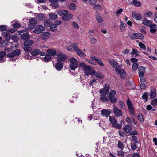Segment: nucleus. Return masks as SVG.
Masks as SVG:
<instances>
[{"label": "nucleus", "instance_id": "nucleus-6", "mask_svg": "<svg viewBox=\"0 0 157 157\" xmlns=\"http://www.w3.org/2000/svg\"><path fill=\"white\" fill-rule=\"evenodd\" d=\"M31 54L34 56H36L38 54L42 56H44L45 55V52L41 51L38 49H36L32 51L31 52Z\"/></svg>", "mask_w": 157, "mask_h": 157}, {"label": "nucleus", "instance_id": "nucleus-32", "mask_svg": "<svg viewBox=\"0 0 157 157\" xmlns=\"http://www.w3.org/2000/svg\"><path fill=\"white\" fill-rule=\"evenodd\" d=\"M117 155L121 157H126L127 156V155L124 154V152L121 151H117Z\"/></svg>", "mask_w": 157, "mask_h": 157}, {"label": "nucleus", "instance_id": "nucleus-39", "mask_svg": "<svg viewBox=\"0 0 157 157\" xmlns=\"http://www.w3.org/2000/svg\"><path fill=\"white\" fill-rule=\"evenodd\" d=\"M131 55H135V56H139L137 50L134 49H132L131 52Z\"/></svg>", "mask_w": 157, "mask_h": 157}, {"label": "nucleus", "instance_id": "nucleus-37", "mask_svg": "<svg viewBox=\"0 0 157 157\" xmlns=\"http://www.w3.org/2000/svg\"><path fill=\"white\" fill-rule=\"evenodd\" d=\"M93 9L97 11L98 10H101V7L99 4H97L94 6Z\"/></svg>", "mask_w": 157, "mask_h": 157}, {"label": "nucleus", "instance_id": "nucleus-2", "mask_svg": "<svg viewBox=\"0 0 157 157\" xmlns=\"http://www.w3.org/2000/svg\"><path fill=\"white\" fill-rule=\"evenodd\" d=\"M117 74L119 75L121 78H124L126 76V73L124 70L122 69L120 66H118V67L115 70Z\"/></svg>", "mask_w": 157, "mask_h": 157}, {"label": "nucleus", "instance_id": "nucleus-45", "mask_svg": "<svg viewBox=\"0 0 157 157\" xmlns=\"http://www.w3.org/2000/svg\"><path fill=\"white\" fill-rule=\"evenodd\" d=\"M138 132L136 130H133L129 132V134L130 135L134 136V135H137L138 134Z\"/></svg>", "mask_w": 157, "mask_h": 157}, {"label": "nucleus", "instance_id": "nucleus-44", "mask_svg": "<svg viewBox=\"0 0 157 157\" xmlns=\"http://www.w3.org/2000/svg\"><path fill=\"white\" fill-rule=\"evenodd\" d=\"M138 67V64L137 63H134L132 66V70L133 71H135L137 70Z\"/></svg>", "mask_w": 157, "mask_h": 157}, {"label": "nucleus", "instance_id": "nucleus-60", "mask_svg": "<svg viewBox=\"0 0 157 157\" xmlns=\"http://www.w3.org/2000/svg\"><path fill=\"white\" fill-rule=\"evenodd\" d=\"M6 54L5 52L2 51L0 52V57L3 58L6 56Z\"/></svg>", "mask_w": 157, "mask_h": 157}, {"label": "nucleus", "instance_id": "nucleus-36", "mask_svg": "<svg viewBox=\"0 0 157 157\" xmlns=\"http://www.w3.org/2000/svg\"><path fill=\"white\" fill-rule=\"evenodd\" d=\"M153 13L150 11H148L147 12H146L144 13V16L145 17L148 18L151 17L153 15Z\"/></svg>", "mask_w": 157, "mask_h": 157}, {"label": "nucleus", "instance_id": "nucleus-46", "mask_svg": "<svg viewBox=\"0 0 157 157\" xmlns=\"http://www.w3.org/2000/svg\"><path fill=\"white\" fill-rule=\"evenodd\" d=\"M57 28V26L55 24H53L50 26V29L52 31H55Z\"/></svg>", "mask_w": 157, "mask_h": 157}, {"label": "nucleus", "instance_id": "nucleus-1", "mask_svg": "<svg viewBox=\"0 0 157 157\" xmlns=\"http://www.w3.org/2000/svg\"><path fill=\"white\" fill-rule=\"evenodd\" d=\"M79 66L83 70L86 76H88L90 75H93L95 73V71H92L91 68L89 66L86 65L84 63H80Z\"/></svg>", "mask_w": 157, "mask_h": 157}, {"label": "nucleus", "instance_id": "nucleus-57", "mask_svg": "<svg viewBox=\"0 0 157 157\" xmlns=\"http://www.w3.org/2000/svg\"><path fill=\"white\" fill-rule=\"evenodd\" d=\"M139 45L140 48L142 49H145L146 48V46L145 45L141 42H140L139 43Z\"/></svg>", "mask_w": 157, "mask_h": 157}, {"label": "nucleus", "instance_id": "nucleus-18", "mask_svg": "<svg viewBox=\"0 0 157 157\" xmlns=\"http://www.w3.org/2000/svg\"><path fill=\"white\" fill-rule=\"evenodd\" d=\"M73 17V16L71 14L67 13L62 17V19L64 21H68L71 19Z\"/></svg>", "mask_w": 157, "mask_h": 157}, {"label": "nucleus", "instance_id": "nucleus-64", "mask_svg": "<svg viewBox=\"0 0 157 157\" xmlns=\"http://www.w3.org/2000/svg\"><path fill=\"white\" fill-rule=\"evenodd\" d=\"M97 40L94 38H92L90 39V42L91 44H95Z\"/></svg>", "mask_w": 157, "mask_h": 157}, {"label": "nucleus", "instance_id": "nucleus-63", "mask_svg": "<svg viewBox=\"0 0 157 157\" xmlns=\"http://www.w3.org/2000/svg\"><path fill=\"white\" fill-rule=\"evenodd\" d=\"M126 121L128 123L132 124V122L130 118L128 117H127L125 119Z\"/></svg>", "mask_w": 157, "mask_h": 157}, {"label": "nucleus", "instance_id": "nucleus-62", "mask_svg": "<svg viewBox=\"0 0 157 157\" xmlns=\"http://www.w3.org/2000/svg\"><path fill=\"white\" fill-rule=\"evenodd\" d=\"M37 28L40 30V31H44L45 30V27L41 25H38L37 26Z\"/></svg>", "mask_w": 157, "mask_h": 157}, {"label": "nucleus", "instance_id": "nucleus-55", "mask_svg": "<svg viewBox=\"0 0 157 157\" xmlns=\"http://www.w3.org/2000/svg\"><path fill=\"white\" fill-rule=\"evenodd\" d=\"M151 105L155 106H157V99H155L151 101Z\"/></svg>", "mask_w": 157, "mask_h": 157}, {"label": "nucleus", "instance_id": "nucleus-26", "mask_svg": "<svg viewBox=\"0 0 157 157\" xmlns=\"http://www.w3.org/2000/svg\"><path fill=\"white\" fill-rule=\"evenodd\" d=\"M49 17L50 19L54 20L57 18L58 16L55 13H52L49 14Z\"/></svg>", "mask_w": 157, "mask_h": 157}, {"label": "nucleus", "instance_id": "nucleus-27", "mask_svg": "<svg viewBox=\"0 0 157 157\" xmlns=\"http://www.w3.org/2000/svg\"><path fill=\"white\" fill-rule=\"evenodd\" d=\"M47 52L50 56H53L56 54V50L51 49H47Z\"/></svg>", "mask_w": 157, "mask_h": 157}, {"label": "nucleus", "instance_id": "nucleus-30", "mask_svg": "<svg viewBox=\"0 0 157 157\" xmlns=\"http://www.w3.org/2000/svg\"><path fill=\"white\" fill-rule=\"evenodd\" d=\"M117 146L121 150H123L124 147V145L123 143L120 141L118 142Z\"/></svg>", "mask_w": 157, "mask_h": 157}, {"label": "nucleus", "instance_id": "nucleus-40", "mask_svg": "<svg viewBox=\"0 0 157 157\" xmlns=\"http://www.w3.org/2000/svg\"><path fill=\"white\" fill-rule=\"evenodd\" d=\"M72 48H73L74 50L76 52L77 50L79 49L78 48V44L76 43H75L73 44H72Z\"/></svg>", "mask_w": 157, "mask_h": 157}, {"label": "nucleus", "instance_id": "nucleus-59", "mask_svg": "<svg viewBox=\"0 0 157 157\" xmlns=\"http://www.w3.org/2000/svg\"><path fill=\"white\" fill-rule=\"evenodd\" d=\"M127 105L128 108H129L132 107V105L129 99H128L127 101Z\"/></svg>", "mask_w": 157, "mask_h": 157}, {"label": "nucleus", "instance_id": "nucleus-7", "mask_svg": "<svg viewBox=\"0 0 157 157\" xmlns=\"http://www.w3.org/2000/svg\"><path fill=\"white\" fill-rule=\"evenodd\" d=\"M131 37L132 40L136 39H143L144 38V36L143 35L138 33H133Z\"/></svg>", "mask_w": 157, "mask_h": 157}, {"label": "nucleus", "instance_id": "nucleus-51", "mask_svg": "<svg viewBox=\"0 0 157 157\" xmlns=\"http://www.w3.org/2000/svg\"><path fill=\"white\" fill-rule=\"evenodd\" d=\"M6 30V28L4 25H1L0 26V31H2V33L4 32V31Z\"/></svg>", "mask_w": 157, "mask_h": 157}, {"label": "nucleus", "instance_id": "nucleus-31", "mask_svg": "<svg viewBox=\"0 0 157 157\" xmlns=\"http://www.w3.org/2000/svg\"><path fill=\"white\" fill-rule=\"evenodd\" d=\"M45 56L43 58V60L44 61L46 62H48L50 61L52 57L49 55H45Z\"/></svg>", "mask_w": 157, "mask_h": 157}, {"label": "nucleus", "instance_id": "nucleus-25", "mask_svg": "<svg viewBox=\"0 0 157 157\" xmlns=\"http://www.w3.org/2000/svg\"><path fill=\"white\" fill-rule=\"evenodd\" d=\"M33 43L32 40L28 39L25 40L24 43V45L25 46H30Z\"/></svg>", "mask_w": 157, "mask_h": 157}, {"label": "nucleus", "instance_id": "nucleus-21", "mask_svg": "<svg viewBox=\"0 0 157 157\" xmlns=\"http://www.w3.org/2000/svg\"><path fill=\"white\" fill-rule=\"evenodd\" d=\"M156 95V90L155 89H152L151 90L150 94V96L151 98H154Z\"/></svg>", "mask_w": 157, "mask_h": 157}, {"label": "nucleus", "instance_id": "nucleus-33", "mask_svg": "<svg viewBox=\"0 0 157 157\" xmlns=\"http://www.w3.org/2000/svg\"><path fill=\"white\" fill-rule=\"evenodd\" d=\"M77 6L76 4L73 3L70 4L69 6V8L72 10H75L76 9Z\"/></svg>", "mask_w": 157, "mask_h": 157}, {"label": "nucleus", "instance_id": "nucleus-13", "mask_svg": "<svg viewBox=\"0 0 157 157\" xmlns=\"http://www.w3.org/2000/svg\"><path fill=\"white\" fill-rule=\"evenodd\" d=\"M110 88L108 84H105L104 85V88L102 89H100V93L102 92L104 94H107Z\"/></svg>", "mask_w": 157, "mask_h": 157}, {"label": "nucleus", "instance_id": "nucleus-12", "mask_svg": "<svg viewBox=\"0 0 157 157\" xmlns=\"http://www.w3.org/2000/svg\"><path fill=\"white\" fill-rule=\"evenodd\" d=\"M123 130L126 133H129L132 128V125L128 124L125 125L123 128Z\"/></svg>", "mask_w": 157, "mask_h": 157}, {"label": "nucleus", "instance_id": "nucleus-47", "mask_svg": "<svg viewBox=\"0 0 157 157\" xmlns=\"http://www.w3.org/2000/svg\"><path fill=\"white\" fill-rule=\"evenodd\" d=\"M51 2V6H52V7H53L55 8H58L59 6V5L57 3H56V2Z\"/></svg>", "mask_w": 157, "mask_h": 157}, {"label": "nucleus", "instance_id": "nucleus-28", "mask_svg": "<svg viewBox=\"0 0 157 157\" xmlns=\"http://www.w3.org/2000/svg\"><path fill=\"white\" fill-rule=\"evenodd\" d=\"M68 12L66 10H60L57 11V13L59 15H64L65 14L67 13Z\"/></svg>", "mask_w": 157, "mask_h": 157}, {"label": "nucleus", "instance_id": "nucleus-34", "mask_svg": "<svg viewBox=\"0 0 157 157\" xmlns=\"http://www.w3.org/2000/svg\"><path fill=\"white\" fill-rule=\"evenodd\" d=\"M21 39L25 40L29 38L30 37V36L27 33H25L21 35Z\"/></svg>", "mask_w": 157, "mask_h": 157}, {"label": "nucleus", "instance_id": "nucleus-58", "mask_svg": "<svg viewBox=\"0 0 157 157\" xmlns=\"http://www.w3.org/2000/svg\"><path fill=\"white\" fill-rule=\"evenodd\" d=\"M11 39L14 42L17 41L18 40V37L15 35H13L11 37Z\"/></svg>", "mask_w": 157, "mask_h": 157}, {"label": "nucleus", "instance_id": "nucleus-3", "mask_svg": "<svg viewBox=\"0 0 157 157\" xmlns=\"http://www.w3.org/2000/svg\"><path fill=\"white\" fill-rule=\"evenodd\" d=\"M109 120L113 127L116 128L118 129H120L121 128V124L117 123V120L113 117L110 116Z\"/></svg>", "mask_w": 157, "mask_h": 157}, {"label": "nucleus", "instance_id": "nucleus-43", "mask_svg": "<svg viewBox=\"0 0 157 157\" xmlns=\"http://www.w3.org/2000/svg\"><path fill=\"white\" fill-rule=\"evenodd\" d=\"M29 22L30 24L35 25L37 24V21L32 18L30 20Z\"/></svg>", "mask_w": 157, "mask_h": 157}, {"label": "nucleus", "instance_id": "nucleus-24", "mask_svg": "<svg viewBox=\"0 0 157 157\" xmlns=\"http://www.w3.org/2000/svg\"><path fill=\"white\" fill-rule=\"evenodd\" d=\"M2 34L4 36V37L7 41L9 40L11 36L8 32H3Z\"/></svg>", "mask_w": 157, "mask_h": 157}, {"label": "nucleus", "instance_id": "nucleus-11", "mask_svg": "<svg viewBox=\"0 0 157 157\" xmlns=\"http://www.w3.org/2000/svg\"><path fill=\"white\" fill-rule=\"evenodd\" d=\"M101 97L100 100L102 102H108L109 101V99L107 98L106 94H104L102 92L100 93Z\"/></svg>", "mask_w": 157, "mask_h": 157}, {"label": "nucleus", "instance_id": "nucleus-4", "mask_svg": "<svg viewBox=\"0 0 157 157\" xmlns=\"http://www.w3.org/2000/svg\"><path fill=\"white\" fill-rule=\"evenodd\" d=\"M69 61V66L71 69L73 70H75L78 66L77 60L75 58L72 57L70 59Z\"/></svg>", "mask_w": 157, "mask_h": 157}, {"label": "nucleus", "instance_id": "nucleus-10", "mask_svg": "<svg viewBox=\"0 0 157 157\" xmlns=\"http://www.w3.org/2000/svg\"><path fill=\"white\" fill-rule=\"evenodd\" d=\"M132 15L133 18L136 20H140L142 18L140 14L138 12H133Z\"/></svg>", "mask_w": 157, "mask_h": 157}, {"label": "nucleus", "instance_id": "nucleus-17", "mask_svg": "<svg viewBox=\"0 0 157 157\" xmlns=\"http://www.w3.org/2000/svg\"><path fill=\"white\" fill-rule=\"evenodd\" d=\"M111 113V112L109 110L103 109L101 110V114L105 117H107Z\"/></svg>", "mask_w": 157, "mask_h": 157}, {"label": "nucleus", "instance_id": "nucleus-8", "mask_svg": "<svg viewBox=\"0 0 157 157\" xmlns=\"http://www.w3.org/2000/svg\"><path fill=\"white\" fill-rule=\"evenodd\" d=\"M66 59L65 55L62 53H60L57 54V60L58 62H63Z\"/></svg>", "mask_w": 157, "mask_h": 157}, {"label": "nucleus", "instance_id": "nucleus-54", "mask_svg": "<svg viewBox=\"0 0 157 157\" xmlns=\"http://www.w3.org/2000/svg\"><path fill=\"white\" fill-rule=\"evenodd\" d=\"M118 132H119V135L123 137L125 136V133L124 132L121 131V130H119L118 131Z\"/></svg>", "mask_w": 157, "mask_h": 157}, {"label": "nucleus", "instance_id": "nucleus-53", "mask_svg": "<svg viewBox=\"0 0 157 157\" xmlns=\"http://www.w3.org/2000/svg\"><path fill=\"white\" fill-rule=\"evenodd\" d=\"M13 52H14V54L15 56L19 55L20 53V51L19 49H16L13 51Z\"/></svg>", "mask_w": 157, "mask_h": 157}, {"label": "nucleus", "instance_id": "nucleus-20", "mask_svg": "<svg viewBox=\"0 0 157 157\" xmlns=\"http://www.w3.org/2000/svg\"><path fill=\"white\" fill-rule=\"evenodd\" d=\"M108 62L115 69L117 68V67H118V66H120L113 59L109 60Z\"/></svg>", "mask_w": 157, "mask_h": 157}, {"label": "nucleus", "instance_id": "nucleus-22", "mask_svg": "<svg viewBox=\"0 0 157 157\" xmlns=\"http://www.w3.org/2000/svg\"><path fill=\"white\" fill-rule=\"evenodd\" d=\"M142 24L146 26L150 27L152 24L150 21L146 18H144L143 20Z\"/></svg>", "mask_w": 157, "mask_h": 157}, {"label": "nucleus", "instance_id": "nucleus-50", "mask_svg": "<svg viewBox=\"0 0 157 157\" xmlns=\"http://www.w3.org/2000/svg\"><path fill=\"white\" fill-rule=\"evenodd\" d=\"M96 18L98 23L100 24L102 23V18L100 16H97L96 17Z\"/></svg>", "mask_w": 157, "mask_h": 157}, {"label": "nucleus", "instance_id": "nucleus-19", "mask_svg": "<svg viewBox=\"0 0 157 157\" xmlns=\"http://www.w3.org/2000/svg\"><path fill=\"white\" fill-rule=\"evenodd\" d=\"M63 66V63L60 62H58L55 64V67L56 69L60 71L62 69Z\"/></svg>", "mask_w": 157, "mask_h": 157}, {"label": "nucleus", "instance_id": "nucleus-42", "mask_svg": "<svg viewBox=\"0 0 157 157\" xmlns=\"http://www.w3.org/2000/svg\"><path fill=\"white\" fill-rule=\"evenodd\" d=\"M138 120L141 122H143L144 121V118L143 115L141 114H140L138 116Z\"/></svg>", "mask_w": 157, "mask_h": 157}, {"label": "nucleus", "instance_id": "nucleus-15", "mask_svg": "<svg viewBox=\"0 0 157 157\" xmlns=\"http://www.w3.org/2000/svg\"><path fill=\"white\" fill-rule=\"evenodd\" d=\"M40 36L42 40L45 41L49 38L50 36V34L49 32H45L41 34Z\"/></svg>", "mask_w": 157, "mask_h": 157}, {"label": "nucleus", "instance_id": "nucleus-5", "mask_svg": "<svg viewBox=\"0 0 157 157\" xmlns=\"http://www.w3.org/2000/svg\"><path fill=\"white\" fill-rule=\"evenodd\" d=\"M116 92L114 90H112L108 94V96L112 103H114L117 101V99L115 97Z\"/></svg>", "mask_w": 157, "mask_h": 157}, {"label": "nucleus", "instance_id": "nucleus-16", "mask_svg": "<svg viewBox=\"0 0 157 157\" xmlns=\"http://www.w3.org/2000/svg\"><path fill=\"white\" fill-rule=\"evenodd\" d=\"M150 32L152 33H155L157 30V25L155 24H152L150 26Z\"/></svg>", "mask_w": 157, "mask_h": 157}, {"label": "nucleus", "instance_id": "nucleus-41", "mask_svg": "<svg viewBox=\"0 0 157 157\" xmlns=\"http://www.w3.org/2000/svg\"><path fill=\"white\" fill-rule=\"evenodd\" d=\"M148 96V93L147 92H144L143 94L142 97L144 99H145L146 101H147V100Z\"/></svg>", "mask_w": 157, "mask_h": 157}, {"label": "nucleus", "instance_id": "nucleus-23", "mask_svg": "<svg viewBox=\"0 0 157 157\" xmlns=\"http://www.w3.org/2000/svg\"><path fill=\"white\" fill-rule=\"evenodd\" d=\"M76 54L80 57L83 58L85 56V54L81 50L79 49L76 51Z\"/></svg>", "mask_w": 157, "mask_h": 157}, {"label": "nucleus", "instance_id": "nucleus-61", "mask_svg": "<svg viewBox=\"0 0 157 157\" xmlns=\"http://www.w3.org/2000/svg\"><path fill=\"white\" fill-rule=\"evenodd\" d=\"M12 52L10 53H9L7 54V56L8 57H10V58H13L15 56L14 54V52Z\"/></svg>", "mask_w": 157, "mask_h": 157}, {"label": "nucleus", "instance_id": "nucleus-49", "mask_svg": "<svg viewBox=\"0 0 157 157\" xmlns=\"http://www.w3.org/2000/svg\"><path fill=\"white\" fill-rule=\"evenodd\" d=\"M129 111L131 115L135 116V113L133 107L128 108Z\"/></svg>", "mask_w": 157, "mask_h": 157}, {"label": "nucleus", "instance_id": "nucleus-48", "mask_svg": "<svg viewBox=\"0 0 157 157\" xmlns=\"http://www.w3.org/2000/svg\"><path fill=\"white\" fill-rule=\"evenodd\" d=\"M72 26L75 29H79V27L78 24L75 21H73L72 22Z\"/></svg>", "mask_w": 157, "mask_h": 157}, {"label": "nucleus", "instance_id": "nucleus-56", "mask_svg": "<svg viewBox=\"0 0 157 157\" xmlns=\"http://www.w3.org/2000/svg\"><path fill=\"white\" fill-rule=\"evenodd\" d=\"M23 49L25 51H29L31 50L32 48L30 46H24Z\"/></svg>", "mask_w": 157, "mask_h": 157}, {"label": "nucleus", "instance_id": "nucleus-9", "mask_svg": "<svg viewBox=\"0 0 157 157\" xmlns=\"http://www.w3.org/2000/svg\"><path fill=\"white\" fill-rule=\"evenodd\" d=\"M113 110L115 115L117 117L121 116L122 114V111L116 106H114Z\"/></svg>", "mask_w": 157, "mask_h": 157}, {"label": "nucleus", "instance_id": "nucleus-29", "mask_svg": "<svg viewBox=\"0 0 157 157\" xmlns=\"http://www.w3.org/2000/svg\"><path fill=\"white\" fill-rule=\"evenodd\" d=\"M120 29L121 31H124L126 25V24L123 21L120 20Z\"/></svg>", "mask_w": 157, "mask_h": 157}, {"label": "nucleus", "instance_id": "nucleus-14", "mask_svg": "<svg viewBox=\"0 0 157 157\" xmlns=\"http://www.w3.org/2000/svg\"><path fill=\"white\" fill-rule=\"evenodd\" d=\"M139 75V77H142L144 76L145 72V68L143 66H140L138 68Z\"/></svg>", "mask_w": 157, "mask_h": 157}, {"label": "nucleus", "instance_id": "nucleus-52", "mask_svg": "<svg viewBox=\"0 0 157 157\" xmlns=\"http://www.w3.org/2000/svg\"><path fill=\"white\" fill-rule=\"evenodd\" d=\"M131 137L133 141L135 142V144H136L138 143V138L136 136H132Z\"/></svg>", "mask_w": 157, "mask_h": 157}, {"label": "nucleus", "instance_id": "nucleus-35", "mask_svg": "<svg viewBox=\"0 0 157 157\" xmlns=\"http://www.w3.org/2000/svg\"><path fill=\"white\" fill-rule=\"evenodd\" d=\"M95 75L97 78H102L104 77L103 74L100 72H97L96 73H95Z\"/></svg>", "mask_w": 157, "mask_h": 157}, {"label": "nucleus", "instance_id": "nucleus-38", "mask_svg": "<svg viewBox=\"0 0 157 157\" xmlns=\"http://www.w3.org/2000/svg\"><path fill=\"white\" fill-rule=\"evenodd\" d=\"M132 2L133 4L136 7H140L141 6L140 3L137 0H132Z\"/></svg>", "mask_w": 157, "mask_h": 157}]
</instances>
